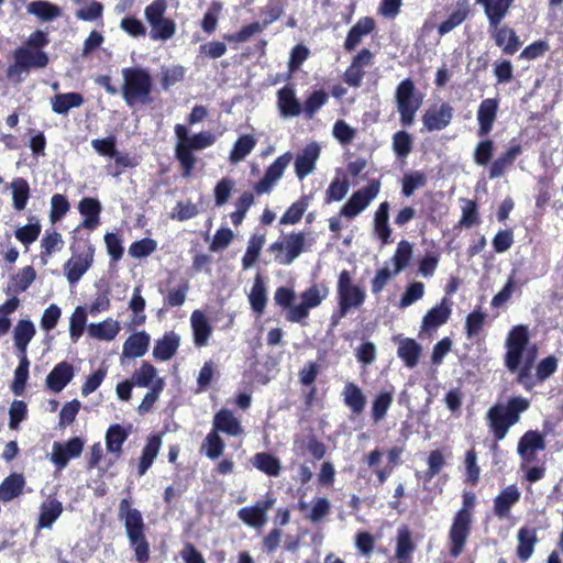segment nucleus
Masks as SVG:
<instances>
[{
    "label": "nucleus",
    "mask_w": 563,
    "mask_h": 563,
    "mask_svg": "<svg viewBox=\"0 0 563 563\" xmlns=\"http://www.w3.org/2000/svg\"><path fill=\"white\" fill-rule=\"evenodd\" d=\"M505 366L508 371L521 367L522 363H534L538 357L537 344L530 342L529 328L523 324L515 325L507 334Z\"/></svg>",
    "instance_id": "obj_1"
},
{
    "label": "nucleus",
    "mask_w": 563,
    "mask_h": 563,
    "mask_svg": "<svg viewBox=\"0 0 563 563\" xmlns=\"http://www.w3.org/2000/svg\"><path fill=\"white\" fill-rule=\"evenodd\" d=\"M530 401L521 396L511 397L507 404H496L486 413V420L495 439L506 438L509 429L520 420V415L527 411Z\"/></svg>",
    "instance_id": "obj_2"
},
{
    "label": "nucleus",
    "mask_w": 563,
    "mask_h": 563,
    "mask_svg": "<svg viewBox=\"0 0 563 563\" xmlns=\"http://www.w3.org/2000/svg\"><path fill=\"white\" fill-rule=\"evenodd\" d=\"M119 518L124 522L126 537L139 563H146L150 559V544L145 538V525L142 514L131 507L128 499L119 505Z\"/></svg>",
    "instance_id": "obj_3"
},
{
    "label": "nucleus",
    "mask_w": 563,
    "mask_h": 563,
    "mask_svg": "<svg viewBox=\"0 0 563 563\" xmlns=\"http://www.w3.org/2000/svg\"><path fill=\"white\" fill-rule=\"evenodd\" d=\"M174 130L177 139L175 147L176 157L184 169V176L189 177L196 164L192 151L212 146L216 142V136L207 131L189 135L188 129L183 124H176Z\"/></svg>",
    "instance_id": "obj_4"
},
{
    "label": "nucleus",
    "mask_w": 563,
    "mask_h": 563,
    "mask_svg": "<svg viewBox=\"0 0 563 563\" xmlns=\"http://www.w3.org/2000/svg\"><path fill=\"white\" fill-rule=\"evenodd\" d=\"M123 86L122 96L128 106L135 103H148L152 91V77L150 73L141 67H129L122 69Z\"/></svg>",
    "instance_id": "obj_5"
},
{
    "label": "nucleus",
    "mask_w": 563,
    "mask_h": 563,
    "mask_svg": "<svg viewBox=\"0 0 563 563\" xmlns=\"http://www.w3.org/2000/svg\"><path fill=\"white\" fill-rule=\"evenodd\" d=\"M395 102L399 113L400 123L410 126L423 103V95L418 91L413 81L409 78L399 82L395 91Z\"/></svg>",
    "instance_id": "obj_6"
},
{
    "label": "nucleus",
    "mask_w": 563,
    "mask_h": 563,
    "mask_svg": "<svg viewBox=\"0 0 563 563\" xmlns=\"http://www.w3.org/2000/svg\"><path fill=\"white\" fill-rule=\"evenodd\" d=\"M314 243L312 236L302 232L284 235L269 246L275 254V261L282 265H290L302 252L307 251Z\"/></svg>",
    "instance_id": "obj_7"
},
{
    "label": "nucleus",
    "mask_w": 563,
    "mask_h": 563,
    "mask_svg": "<svg viewBox=\"0 0 563 563\" xmlns=\"http://www.w3.org/2000/svg\"><path fill=\"white\" fill-rule=\"evenodd\" d=\"M47 63L48 57L43 51L20 47L14 52V63L8 68V78L14 82H21L31 68H44Z\"/></svg>",
    "instance_id": "obj_8"
},
{
    "label": "nucleus",
    "mask_w": 563,
    "mask_h": 563,
    "mask_svg": "<svg viewBox=\"0 0 563 563\" xmlns=\"http://www.w3.org/2000/svg\"><path fill=\"white\" fill-rule=\"evenodd\" d=\"M336 292L341 317H345L353 309H358L366 298L365 290L353 282L347 271L339 274Z\"/></svg>",
    "instance_id": "obj_9"
},
{
    "label": "nucleus",
    "mask_w": 563,
    "mask_h": 563,
    "mask_svg": "<svg viewBox=\"0 0 563 563\" xmlns=\"http://www.w3.org/2000/svg\"><path fill=\"white\" fill-rule=\"evenodd\" d=\"M329 288L322 284H316L300 294V302L290 307L287 311V320L301 322L308 318L311 309L319 307L328 297Z\"/></svg>",
    "instance_id": "obj_10"
},
{
    "label": "nucleus",
    "mask_w": 563,
    "mask_h": 563,
    "mask_svg": "<svg viewBox=\"0 0 563 563\" xmlns=\"http://www.w3.org/2000/svg\"><path fill=\"white\" fill-rule=\"evenodd\" d=\"M380 191V181L371 179L366 186L360 188L342 206L340 216L346 219H354L360 216Z\"/></svg>",
    "instance_id": "obj_11"
},
{
    "label": "nucleus",
    "mask_w": 563,
    "mask_h": 563,
    "mask_svg": "<svg viewBox=\"0 0 563 563\" xmlns=\"http://www.w3.org/2000/svg\"><path fill=\"white\" fill-rule=\"evenodd\" d=\"M472 521V514H467L466 511H457L455 515L449 531V540L451 544L450 554L452 556L456 558L463 552L464 545L471 533Z\"/></svg>",
    "instance_id": "obj_12"
},
{
    "label": "nucleus",
    "mask_w": 563,
    "mask_h": 563,
    "mask_svg": "<svg viewBox=\"0 0 563 563\" xmlns=\"http://www.w3.org/2000/svg\"><path fill=\"white\" fill-rule=\"evenodd\" d=\"M95 247L87 243L84 250L74 254L64 265V272L69 284L80 280L93 263Z\"/></svg>",
    "instance_id": "obj_13"
},
{
    "label": "nucleus",
    "mask_w": 563,
    "mask_h": 563,
    "mask_svg": "<svg viewBox=\"0 0 563 563\" xmlns=\"http://www.w3.org/2000/svg\"><path fill=\"white\" fill-rule=\"evenodd\" d=\"M275 503L276 499L273 496H266L263 501L241 508L238 511V517L246 526L262 529L267 523V512L273 508Z\"/></svg>",
    "instance_id": "obj_14"
},
{
    "label": "nucleus",
    "mask_w": 563,
    "mask_h": 563,
    "mask_svg": "<svg viewBox=\"0 0 563 563\" xmlns=\"http://www.w3.org/2000/svg\"><path fill=\"white\" fill-rule=\"evenodd\" d=\"M291 161L292 154L290 152H286L277 157L274 163L268 166L264 177L255 185V191L258 195L271 191L275 184L283 177Z\"/></svg>",
    "instance_id": "obj_15"
},
{
    "label": "nucleus",
    "mask_w": 563,
    "mask_h": 563,
    "mask_svg": "<svg viewBox=\"0 0 563 563\" xmlns=\"http://www.w3.org/2000/svg\"><path fill=\"white\" fill-rule=\"evenodd\" d=\"M452 312V303L448 298H442L440 303L431 308L422 318L420 334L435 332L448 322Z\"/></svg>",
    "instance_id": "obj_16"
},
{
    "label": "nucleus",
    "mask_w": 563,
    "mask_h": 563,
    "mask_svg": "<svg viewBox=\"0 0 563 563\" xmlns=\"http://www.w3.org/2000/svg\"><path fill=\"white\" fill-rule=\"evenodd\" d=\"M453 112L452 106L448 102L432 106L422 115L423 126L430 132L444 130L451 123Z\"/></svg>",
    "instance_id": "obj_17"
},
{
    "label": "nucleus",
    "mask_w": 563,
    "mask_h": 563,
    "mask_svg": "<svg viewBox=\"0 0 563 563\" xmlns=\"http://www.w3.org/2000/svg\"><path fill=\"white\" fill-rule=\"evenodd\" d=\"M84 449V441L80 438H73L66 443L54 442L52 446L51 461L59 468H64L68 461L78 457Z\"/></svg>",
    "instance_id": "obj_18"
},
{
    "label": "nucleus",
    "mask_w": 563,
    "mask_h": 563,
    "mask_svg": "<svg viewBox=\"0 0 563 563\" xmlns=\"http://www.w3.org/2000/svg\"><path fill=\"white\" fill-rule=\"evenodd\" d=\"M545 448L544 438L538 431H527L519 440L518 454L522 459L523 463L521 468H526V464L533 462L538 451H542Z\"/></svg>",
    "instance_id": "obj_19"
},
{
    "label": "nucleus",
    "mask_w": 563,
    "mask_h": 563,
    "mask_svg": "<svg viewBox=\"0 0 563 563\" xmlns=\"http://www.w3.org/2000/svg\"><path fill=\"white\" fill-rule=\"evenodd\" d=\"M190 328L192 331L194 344L197 347H203L209 343L213 333V328L207 314L197 309L190 314Z\"/></svg>",
    "instance_id": "obj_20"
},
{
    "label": "nucleus",
    "mask_w": 563,
    "mask_h": 563,
    "mask_svg": "<svg viewBox=\"0 0 563 563\" xmlns=\"http://www.w3.org/2000/svg\"><path fill=\"white\" fill-rule=\"evenodd\" d=\"M74 376V366L64 361L53 367L45 379V385L52 393L58 394L71 382Z\"/></svg>",
    "instance_id": "obj_21"
},
{
    "label": "nucleus",
    "mask_w": 563,
    "mask_h": 563,
    "mask_svg": "<svg viewBox=\"0 0 563 563\" xmlns=\"http://www.w3.org/2000/svg\"><path fill=\"white\" fill-rule=\"evenodd\" d=\"M393 340L397 343V356L404 362L405 366L408 368L416 367L422 354V346L410 338L396 335Z\"/></svg>",
    "instance_id": "obj_22"
},
{
    "label": "nucleus",
    "mask_w": 563,
    "mask_h": 563,
    "mask_svg": "<svg viewBox=\"0 0 563 563\" xmlns=\"http://www.w3.org/2000/svg\"><path fill=\"white\" fill-rule=\"evenodd\" d=\"M499 102L496 98L484 99L477 110V135L483 137L490 133L497 117Z\"/></svg>",
    "instance_id": "obj_23"
},
{
    "label": "nucleus",
    "mask_w": 563,
    "mask_h": 563,
    "mask_svg": "<svg viewBox=\"0 0 563 563\" xmlns=\"http://www.w3.org/2000/svg\"><path fill=\"white\" fill-rule=\"evenodd\" d=\"M521 492L512 484L508 485L494 499V514L499 519H506L510 516L511 508L520 500Z\"/></svg>",
    "instance_id": "obj_24"
},
{
    "label": "nucleus",
    "mask_w": 563,
    "mask_h": 563,
    "mask_svg": "<svg viewBox=\"0 0 563 563\" xmlns=\"http://www.w3.org/2000/svg\"><path fill=\"white\" fill-rule=\"evenodd\" d=\"M515 0H476L487 18L489 26L496 29L508 14Z\"/></svg>",
    "instance_id": "obj_25"
},
{
    "label": "nucleus",
    "mask_w": 563,
    "mask_h": 563,
    "mask_svg": "<svg viewBox=\"0 0 563 563\" xmlns=\"http://www.w3.org/2000/svg\"><path fill=\"white\" fill-rule=\"evenodd\" d=\"M320 156V147L317 143L308 144L295 159V173L301 180L311 174Z\"/></svg>",
    "instance_id": "obj_26"
},
{
    "label": "nucleus",
    "mask_w": 563,
    "mask_h": 563,
    "mask_svg": "<svg viewBox=\"0 0 563 563\" xmlns=\"http://www.w3.org/2000/svg\"><path fill=\"white\" fill-rule=\"evenodd\" d=\"M132 432V424H111L106 432L107 452L118 459L122 453V446Z\"/></svg>",
    "instance_id": "obj_27"
},
{
    "label": "nucleus",
    "mask_w": 563,
    "mask_h": 563,
    "mask_svg": "<svg viewBox=\"0 0 563 563\" xmlns=\"http://www.w3.org/2000/svg\"><path fill=\"white\" fill-rule=\"evenodd\" d=\"M151 343V335L145 331L132 333L123 343V358H139L146 354Z\"/></svg>",
    "instance_id": "obj_28"
},
{
    "label": "nucleus",
    "mask_w": 563,
    "mask_h": 563,
    "mask_svg": "<svg viewBox=\"0 0 563 563\" xmlns=\"http://www.w3.org/2000/svg\"><path fill=\"white\" fill-rule=\"evenodd\" d=\"M63 504L55 497L48 496L40 506L37 529H51L55 521L62 516Z\"/></svg>",
    "instance_id": "obj_29"
},
{
    "label": "nucleus",
    "mask_w": 563,
    "mask_h": 563,
    "mask_svg": "<svg viewBox=\"0 0 563 563\" xmlns=\"http://www.w3.org/2000/svg\"><path fill=\"white\" fill-rule=\"evenodd\" d=\"M180 345V335L174 331L166 332L155 342L153 347V357L166 362L173 358Z\"/></svg>",
    "instance_id": "obj_30"
},
{
    "label": "nucleus",
    "mask_w": 563,
    "mask_h": 563,
    "mask_svg": "<svg viewBox=\"0 0 563 563\" xmlns=\"http://www.w3.org/2000/svg\"><path fill=\"white\" fill-rule=\"evenodd\" d=\"M277 107L282 118H292L300 114L301 104L292 87L285 86L277 91Z\"/></svg>",
    "instance_id": "obj_31"
},
{
    "label": "nucleus",
    "mask_w": 563,
    "mask_h": 563,
    "mask_svg": "<svg viewBox=\"0 0 563 563\" xmlns=\"http://www.w3.org/2000/svg\"><path fill=\"white\" fill-rule=\"evenodd\" d=\"M298 508L306 512V518L312 523L321 522L331 511V501L325 497H314L310 503L300 500Z\"/></svg>",
    "instance_id": "obj_32"
},
{
    "label": "nucleus",
    "mask_w": 563,
    "mask_h": 563,
    "mask_svg": "<svg viewBox=\"0 0 563 563\" xmlns=\"http://www.w3.org/2000/svg\"><path fill=\"white\" fill-rule=\"evenodd\" d=\"M36 334L34 323L29 319L18 321L13 329L14 347L19 355L26 356L27 345Z\"/></svg>",
    "instance_id": "obj_33"
},
{
    "label": "nucleus",
    "mask_w": 563,
    "mask_h": 563,
    "mask_svg": "<svg viewBox=\"0 0 563 563\" xmlns=\"http://www.w3.org/2000/svg\"><path fill=\"white\" fill-rule=\"evenodd\" d=\"M517 556L520 561H528L538 543L537 529L531 527H521L517 533Z\"/></svg>",
    "instance_id": "obj_34"
},
{
    "label": "nucleus",
    "mask_w": 563,
    "mask_h": 563,
    "mask_svg": "<svg viewBox=\"0 0 563 563\" xmlns=\"http://www.w3.org/2000/svg\"><path fill=\"white\" fill-rule=\"evenodd\" d=\"M371 59L372 53L368 49H362L344 73V81L352 87H358L365 74L364 67L369 64Z\"/></svg>",
    "instance_id": "obj_35"
},
{
    "label": "nucleus",
    "mask_w": 563,
    "mask_h": 563,
    "mask_svg": "<svg viewBox=\"0 0 563 563\" xmlns=\"http://www.w3.org/2000/svg\"><path fill=\"white\" fill-rule=\"evenodd\" d=\"M213 429L216 432L220 431L230 437H239L243 433L241 422L228 409H221L214 415Z\"/></svg>",
    "instance_id": "obj_36"
},
{
    "label": "nucleus",
    "mask_w": 563,
    "mask_h": 563,
    "mask_svg": "<svg viewBox=\"0 0 563 563\" xmlns=\"http://www.w3.org/2000/svg\"><path fill=\"white\" fill-rule=\"evenodd\" d=\"M121 330L120 322L108 318L101 322L90 323L87 328L88 335L99 341H112Z\"/></svg>",
    "instance_id": "obj_37"
},
{
    "label": "nucleus",
    "mask_w": 563,
    "mask_h": 563,
    "mask_svg": "<svg viewBox=\"0 0 563 563\" xmlns=\"http://www.w3.org/2000/svg\"><path fill=\"white\" fill-rule=\"evenodd\" d=\"M342 398L344 405L354 415H361L366 406V397L363 390L354 383L349 382L344 385L342 390Z\"/></svg>",
    "instance_id": "obj_38"
},
{
    "label": "nucleus",
    "mask_w": 563,
    "mask_h": 563,
    "mask_svg": "<svg viewBox=\"0 0 563 563\" xmlns=\"http://www.w3.org/2000/svg\"><path fill=\"white\" fill-rule=\"evenodd\" d=\"M84 102L85 99L79 92L57 93L51 99L53 112L63 115L74 108L81 107Z\"/></svg>",
    "instance_id": "obj_39"
},
{
    "label": "nucleus",
    "mask_w": 563,
    "mask_h": 563,
    "mask_svg": "<svg viewBox=\"0 0 563 563\" xmlns=\"http://www.w3.org/2000/svg\"><path fill=\"white\" fill-rule=\"evenodd\" d=\"M493 36L497 46H499L506 54L516 53L520 46V41L516 32L508 26H496V29H494Z\"/></svg>",
    "instance_id": "obj_40"
},
{
    "label": "nucleus",
    "mask_w": 563,
    "mask_h": 563,
    "mask_svg": "<svg viewBox=\"0 0 563 563\" xmlns=\"http://www.w3.org/2000/svg\"><path fill=\"white\" fill-rule=\"evenodd\" d=\"M25 486V478L22 474L13 473L0 485V500L9 503L20 496Z\"/></svg>",
    "instance_id": "obj_41"
},
{
    "label": "nucleus",
    "mask_w": 563,
    "mask_h": 563,
    "mask_svg": "<svg viewBox=\"0 0 563 563\" xmlns=\"http://www.w3.org/2000/svg\"><path fill=\"white\" fill-rule=\"evenodd\" d=\"M80 214L85 218L81 225L93 230L99 224V214L101 211L100 202L93 198H84L78 205Z\"/></svg>",
    "instance_id": "obj_42"
},
{
    "label": "nucleus",
    "mask_w": 563,
    "mask_h": 563,
    "mask_svg": "<svg viewBox=\"0 0 563 563\" xmlns=\"http://www.w3.org/2000/svg\"><path fill=\"white\" fill-rule=\"evenodd\" d=\"M389 203L382 202L374 213V232L384 244L389 242L391 229L388 223Z\"/></svg>",
    "instance_id": "obj_43"
},
{
    "label": "nucleus",
    "mask_w": 563,
    "mask_h": 563,
    "mask_svg": "<svg viewBox=\"0 0 563 563\" xmlns=\"http://www.w3.org/2000/svg\"><path fill=\"white\" fill-rule=\"evenodd\" d=\"M133 384L137 387H156L158 380L164 378L158 376V371L148 362H142L140 367L132 375Z\"/></svg>",
    "instance_id": "obj_44"
},
{
    "label": "nucleus",
    "mask_w": 563,
    "mask_h": 563,
    "mask_svg": "<svg viewBox=\"0 0 563 563\" xmlns=\"http://www.w3.org/2000/svg\"><path fill=\"white\" fill-rule=\"evenodd\" d=\"M249 301L253 311L258 316L265 310L267 303V290L265 283L260 274L254 278L253 286L249 294Z\"/></svg>",
    "instance_id": "obj_45"
},
{
    "label": "nucleus",
    "mask_w": 563,
    "mask_h": 563,
    "mask_svg": "<svg viewBox=\"0 0 563 563\" xmlns=\"http://www.w3.org/2000/svg\"><path fill=\"white\" fill-rule=\"evenodd\" d=\"M251 462L255 468L268 476H278L282 470L280 461L267 452L256 453Z\"/></svg>",
    "instance_id": "obj_46"
},
{
    "label": "nucleus",
    "mask_w": 563,
    "mask_h": 563,
    "mask_svg": "<svg viewBox=\"0 0 563 563\" xmlns=\"http://www.w3.org/2000/svg\"><path fill=\"white\" fill-rule=\"evenodd\" d=\"M162 445V440L158 435H151L147 439L146 445L142 451V455L139 464V474L140 476L144 475L146 471L151 467L154 460L156 459L159 449Z\"/></svg>",
    "instance_id": "obj_47"
},
{
    "label": "nucleus",
    "mask_w": 563,
    "mask_h": 563,
    "mask_svg": "<svg viewBox=\"0 0 563 563\" xmlns=\"http://www.w3.org/2000/svg\"><path fill=\"white\" fill-rule=\"evenodd\" d=\"M36 278V272L32 266H25L20 269L9 282L7 291L8 292H23Z\"/></svg>",
    "instance_id": "obj_48"
},
{
    "label": "nucleus",
    "mask_w": 563,
    "mask_h": 563,
    "mask_svg": "<svg viewBox=\"0 0 563 563\" xmlns=\"http://www.w3.org/2000/svg\"><path fill=\"white\" fill-rule=\"evenodd\" d=\"M256 139L252 134L241 135L234 143L229 159L232 164L242 162L256 146Z\"/></svg>",
    "instance_id": "obj_49"
},
{
    "label": "nucleus",
    "mask_w": 563,
    "mask_h": 563,
    "mask_svg": "<svg viewBox=\"0 0 563 563\" xmlns=\"http://www.w3.org/2000/svg\"><path fill=\"white\" fill-rule=\"evenodd\" d=\"M374 29V21L371 18H364L350 30L346 40L345 48L349 51L354 49L361 42L362 37L367 35Z\"/></svg>",
    "instance_id": "obj_50"
},
{
    "label": "nucleus",
    "mask_w": 563,
    "mask_h": 563,
    "mask_svg": "<svg viewBox=\"0 0 563 563\" xmlns=\"http://www.w3.org/2000/svg\"><path fill=\"white\" fill-rule=\"evenodd\" d=\"M415 551L410 530L402 526L397 531L396 559L398 561H410Z\"/></svg>",
    "instance_id": "obj_51"
},
{
    "label": "nucleus",
    "mask_w": 563,
    "mask_h": 563,
    "mask_svg": "<svg viewBox=\"0 0 563 563\" xmlns=\"http://www.w3.org/2000/svg\"><path fill=\"white\" fill-rule=\"evenodd\" d=\"M27 12L45 22L53 21L62 14L59 7L43 0L29 3Z\"/></svg>",
    "instance_id": "obj_52"
},
{
    "label": "nucleus",
    "mask_w": 563,
    "mask_h": 563,
    "mask_svg": "<svg viewBox=\"0 0 563 563\" xmlns=\"http://www.w3.org/2000/svg\"><path fill=\"white\" fill-rule=\"evenodd\" d=\"M413 254V246L410 242L402 240L398 243L390 263L394 266L393 274H399L410 263Z\"/></svg>",
    "instance_id": "obj_53"
},
{
    "label": "nucleus",
    "mask_w": 563,
    "mask_h": 563,
    "mask_svg": "<svg viewBox=\"0 0 563 563\" xmlns=\"http://www.w3.org/2000/svg\"><path fill=\"white\" fill-rule=\"evenodd\" d=\"M265 241V234L255 233L250 238L245 254L242 258V266L244 269H249L255 264Z\"/></svg>",
    "instance_id": "obj_54"
},
{
    "label": "nucleus",
    "mask_w": 563,
    "mask_h": 563,
    "mask_svg": "<svg viewBox=\"0 0 563 563\" xmlns=\"http://www.w3.org/2000/svg\"><path fill=\"white\" fill-rule=\"evenodd\" d=\"M10 188L12 191L13 208L18 211H22L30 198V186L24 178H14Z\"/></svg>",
    "instance_id": "obj_55"
},
{
    "label": "nucleus",
    "mask_w": 563,
    "mask_h": 563,
    "mask_svg": "<svg viewBox=\"0 0 563 563\" xmlns=\"http://www.w3.org/2000/svg\"><path fill=\"white\" fill-rule=\"evenodd\" d=\"M394 401L391 391H380L372 402V418L375 423L383 420Z\"/></svg>",
    "instance_id": "obj_56"
},
{
    "label": "nucleus",
    "mask_w": 563,
    "mask_h": 563,
    "mask_svg": "<svg viewBox=\"0 0 563 563\" xmlns=\"http://www.w3.org/2000/svg\"><path fill=\"white\" fill-rule=\"evenodd\" d=\"M20 363L14 371V379L11 385V389L14 395L20 396L24 393L25 385L29 378V366L30 362L27 356L19 355Z\"/></svg>",
    "instance_id": "obj_57"
},
{
    "label": "nucleus",
    "mask_w": 563,
    "mask_h": 563,
    "mask_svg": "<svg viewBox=\"0 0 563 563\" xmlns=\"http://www.w3.org/2000/svg\"><path fill=\"white\" fill-rule=\"evenodd\" d=\"M150 36L153 41H168L176 34V23L172 19L161 20L150 26Z\"/></svg>",
    "instance_id": "obj_58"
},
{
    "label": "nucleus",
    "mask_w": 563,
    "mask_h": 563,
    "mask_svg": "<svg viewBox=\"0 0 563 563\" xmlns=\"http://www.w3.org/2000/svg\"><path fill=\"white\" fill-rule=\"evenodd\" d=\"M87 321L85 308L78 306L69 318V335L73 342H77L84 333Z\"/></svg>",
    "instance_id": "obj_59"
},
{
    "label": "nucleus",
    "mask_w": 563,
    "mask_h": 563,
    "mask_svg": "<svg viewBox=\"0 0 563 563\" xmlns=\"http://www.w3.org/2000/svg\"><path fill=\"white\" fill-rule=\"evenodd\" d=\"M427 184V176L419 170L406 173L402 177V194L410 197L415 190L424 187Z\"/></svg>",
    "instance_id": "obj_60"
},
{
    "label": "nucleus",
    "mask_w": 563,
    "mask_h": 563,
    "mask_svg": "<svg viewBox=\"0 0 563 563\" xmlns=\"http://www.w3.org/2000/svg\"><path fill=\"white\" fill-rule=\"evenodd\" d=\"M426 289L424 285L421 282H413L409 284L400 300H399V308L405 309L417 302L418 300L422 299L424 296Z\"/></svg>",
    "instance_id": "obj_61"
},
{
    "label": "nucleus",
    "mask_w": 563,
    "mask_h": 563,
    "mask_svg": "<svg viewBox=\"0 0 563 563\" xmlns=\"http://www.w3.org/2000/svg\"><path fill=\"white\" fill-rule=\"evenodd\" d=\"M329 96L323 90L313 91L305 101L301 110L308 119H312L313 115L327 103Z\"/></svg>",
    "instance_id": "obj_62"
},
{
    "label": "nucleus",
    "mask_w": 563,
    "mask_h": 563,
    "mask_svg": "<svg viewBox=\"0 0 563 563\" xmlns=\"http://www.w3.org/2000/svg\"><path fill=\"white\" fill-rule=\"evenodd\" d=\"M63 245L64 241L58 232H47L41 241V247L43 250L41 256L44 260V263L47 262V257L53 253L60 251Z\"/></svg>",
    "instance_id": "obj_63"
},
{
    "label": "nucleus",
    "mask_w": 563,
    "mask_h": 563,
    "mask_svg": "<svg viewBox=\"0 0 563 563\" xmlns=\"http://www.w3.org/2000/svg\"><path fill=\"white\" fill-rule=\"evenodd\" d=\"M309 206L307 197H302L298 201L294 202L280 218L282 224H296L300 221L302 214Z\"/></svg>",
    "instance_id": "obj_64"
}]
</instances>
